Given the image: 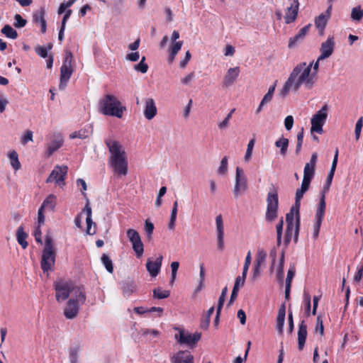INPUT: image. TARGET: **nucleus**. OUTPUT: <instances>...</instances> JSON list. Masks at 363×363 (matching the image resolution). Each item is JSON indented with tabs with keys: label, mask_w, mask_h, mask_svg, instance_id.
Instances as JSON below:
<instances>
[{
	"label": "nucleus",
	"mask_w": 363,
	"mask_h": 363,
	"mask_svg": "<svg viewBox=\"0 0 363 363\" xmlns=\"http://www.w3.org/2000/svg\"><path fill=\"white\" fill-rule=\"evenodd\" d=\"M233 194L235 198L243 194L247 189V182L244 170L237 167Z\"/></svg>",
	"instance_id": "13"
},
{
	"label": "nucleus",
	"mask_w": 363,
	"mask_h": 363,
	"mask_svg": "<svg viewBox=\"0 0 363 363\" xmlns=\"http://www.w3.org/2000/svg\"><path fill=\"white\" fill-rule=\"evenodd\" d=\"M27 237L28 234L24 232L23 227L20 225L16 230V239L23 249H26L28 247Z\"/></svg>",
	"instance_id": "27"
},
{
	"label": "nucleus",
	"mask_w": 363,
	"mask_h": 363,
	"mask_svg": "<svg viewBox=\"0 0 363 363\" xmlns=\"http://www.w3.org/2000/svg\"><path fill=\"white\" fill-rule=\"evenodd\" d=\"M122 290L124 296H129L136 290V286L133 281H127L122 284Z\"/></svg>",
	"instance_id": "34"
},
{
	"label": "nucleus",
	"mask_w": 363,
	"mask_h": 363,
	"mask_svg": "<svg viewBox=\"0 0 363 363\" xmlns=\"http://www.w3.org/2000/svg\"><path fill=\"white\" fill-rule=\"evenodd\" d=\"M312 65L313 62L308 65L306 62L298 64L285 82L280 94L284 97L291 89L296 91L301 85H304L306 89H311L315 82V78L311 73Z\"/></svg>",
	"instance_id": "1"
},
{
	"label": "nucleus",
	"mask_w": 363,
	"mask_h": 363,
	"mask_svg": "<svg viewBox=\"0 0 363 363\" xmlns=\"http://www.w3.org/2000/svg\"><path fill=\"white\" fill-rule=\"evenodd\" d=\"M328 15L325 14H320L315 20V25L316 28L320 30L321 33H323V30L327 25L328 21Z\"/></svg>",
	"instance_id": "31"
},
{
	"label": "nucleus",
	"mask_w": 363,
	"mask_h": 363,
	"mask_svg": "<svg viewBox=\"0 0 363 363\" xmlns=\"http://www.w3.org/2000/svg\"><path fill=\"white\" fill-rule=\"evenodd\" d=\"M55 262V252L52 238L45 236V247L43 251L40 266L43 272H48L52 269Z\"/></svg>",
	"instance_id": "6"
},
{
	"label": "nucleus",
	"mask_w": 363,
	"mask_h": 363,
	"mask_svg": "<svg viewBox=\"0 0 363 363\" xmlns=\"http://www.w3.org/2000/svg\"><path fill=\"white\" fill-rule=\"evenodd\" d=\"M154 230V225L152 223L146 220L145 222V230L148 238H150L152 235Z\"/></svg>",
	"instance_id": "57"
},
{
	"label": "nucleus",
	"mask_w": 363,
	"mask_h": 363,
	"mask_svg": "<svg viewBox=\"0 0 363 363\" xmlns=\"http://www.w3.org/2000/svg\"><path fill=\"white\" fill-rule=\"evenodd\" d=\"M145 62V57L143 56L140 62L134 65V69L143 74L146 73L148 70V65Z\"/></svg>",
	"instance_id": "44"
},
{
	"label": "nucleus",
	"mask_w": 363,
	"mask_h": 363,
	"mask_svg": "<svg viewBox=\"0 0 363 363\" xmlns=\"http://www.w3.org/2000/svg\"><path fill=\"white\" fill-rule=\"evenodd\" d=\"M30 141H33V132L30 130H28L23 135L21 138V143L22 144L26 145Z\"/></svg>",
	"instance_id": "58"
},
{
	"label": "nucleus",
	"mask_w": 363,
	"mask_h": 363,
	"mask_svg": "<svg viewBox=\"0 0 363 363\" xmlns=\"http://www.w3.org/2000/svg\"><path fill=\"white\" fill-rule=\"evenodd\" d=\"M193 355L187 350H180L171 357L172 363H193Z\"/></svg>",
	"instance_id": "22"
},
{
	"label": "nucleus",
	"mask_w": 363,
	"mask_h": 363,
	"mask_svg": "<svg viewBox=\"0 0 363 363\" xmlns=\"http://www.w3.org/2000/svg\"><path fill=\"white\" fill-rule=\"evenodd\" d=\"M14 20L13 26L18 28L24 27L27 23L26 20L23 19L21 16L18 13L14 16Z\"/></svg>",
	"instance_id": "50"
},
{
	"label": "nucleus",
	"mask_w": 363,
	"mask_h": 363,
	"mask_svg": "<svg viewBox=\"0 0 363 363\" xmlns=\"http://www.w3.org/2000/svg\"><path fill=\"white\" fill-rule=\"evenodd\" d=\"M8 157L9 158L10 164L13 169L15 171L19 170L21 167V164L18 160V153L15 150H12L9 153Z\"/></svg>",
	"instance_id": "30"
},
{
	"label": "nucleus",
	"mask_w": 363,
	"mask_h": 363,
	"mask_svg": "<svg viewBox=\"0 0 363 363\" xmlns=\"http://www.w3.org/2000/svg\"><path fill=\"white\" fill-rule=\"evenodd\" d=\"M325 194L324 193L322 194L320 202L315 213V222L322 223V220L325 214Z\"/></svg>",
	"instance_id": "26"
},
{
	"label": "nucleus",
	"mask_w": 363,
	"mask_h": 363,
	"mask_svg": "<svg viewBox=\"0 0 363 363\" xmlns=\"http://www.w3.org/2000/svg\"><path fill=\"white\" fill-rule=\"evenodd\" d=\"M141 334L143 336L150 335L153 337H157L160 335V332L155 329H143L141 330Z\"/></svg>",
	"instance_id": "59"
},
{
	"label": "nucleus",
	"mask_w": 363,
	"mask_h": 363,
	"mask_svg": "<svg viewBox=\"0 0 363 363\" xmlns=\"http://www.w3.org/2000/svg\"><path fill=\"white\" fill-rule=\"evenodd\" d=\"M101 262H102L103 264L104 265V267H106V270L108 272L112 273L113 271V267L112 261L110 259V257L107 255L104 254L101 257Z\"/></svg>",
	"instance_id": "46"
},
{
	"label": "nucleus",
	"mask_w": 363,
	"mask_h": 363,
	"mask_svg": "<svg viewBox=\"0 0 363 363\" xmlns=\"http://www.w3.org/2000/svg\"><path fill=\"white\" fill-rule=\"evenodd\" d=\"M125 111V106L115 95L106 94L99 101V111L104 116L121 118Z\"/></svg>",
	"instance_id": "3"
},
{
	"label": "nucleus",
	"mask_w": 363,
	"mask_h": 363,
	"mask_svg": "<svg viewBox=\"0 0 363 363\" xmlns=\"http://www.w3.org/2000/svg\"><path fill=\"white\" fill-rule=\"evenodd\" d=\"M84 212H85L86 215V234L88 235H94L96 233V223L93 222L91 218V208L89 205V201H87L85 207L84 208Z\"/></svg>",
	"instance_id": "21"
},
{
	"label": "nucleus",
	"mask_w": 363,
	"mask_h": 363,
	"mask_svg": "<svg viewBox=\"0 0 363 363\" xmlns=\"http://www.w3.org/2000/svg\"><path fill=\"white\" fill-rule=\"evenodd\" d=\"M214 306L211 307L201 320L200 326L203 329H207L210 323V319L214 312Z\"/></svg>",
	"instance_id": "35"
},
{
	"label": "nucleus",
	"mask_w": 363,
	"mask_h": 363,
	"mask_svg": "<svg viewBox=\"0 0 363 363\" xmlns=\"http://www.w3.org/2000/svg\"><path fill=\"white\" fill-rule=\"evenodd\" d=\"M306 191L305 190H303L301 189H298L296 192V198H295V203L294 205L291 208L290 211L296 212V214H298V212H299L300 206H301V200L303 196V194Z\"/></svg>",
	"instance_id": "32"
},
{
	"label": "nucleus",
	"mask_w": 363,
	"mask_h": 363,
	"mask_svg": "<svg viewBox=\"0 0 363 363\" xmlns=\"http://www.w3.org/2000/svg\"><path fill=\"white\" fill-rule=\"evenodd\" d=\"M307 337V325L303 320L298 325V349L301 350L306 342Z\"/></svg>",
	"instance_id": "24"
},
{
	"label": "nucleus",
	"mask_w": 363,
	"mask_h": 363,
	"mask_svg": "<svg viewBox=\"0 0 363 363\" xmlns=\"http://www.w3.org/2000/svg\"><path fill=\"white\" fill-rule=\"evenodd\" d=\"M68 167L66 165H57L54 167L49 177L46 179L47 183L55 182L60 186L65 185V180L67 174Z\"/></svg>",
	"instance_id": "12"
},
{
	"label": "nucleus",
	"mask_w": 363,
	"mask_h": 363,
	"mask_svg": "<svg viewBox=\"0 0 363 363\" xmlns=\"http://www.w3.org/2000/svg\"><path fill=\"white\" fill-rule=\"evenodd\" d=\"M298 0H287V5L284 9V20L286 24L294 23L298 18L299 10Z\"/></svg>",
	"instance_id": "15"
},
{
	"label": "nucleus",
	"mask_w": 363,
	"mask_h": 363,
	"mask_svg": "<svg viewBox=\"0 0 363 363\" xmlns=\"http://www.w3.org/2000/svg\"><path fill=\"white\" fill-rule=\"evenodd\" d=\"M303 132H304V129L303 128H301V130L300 132L298 133L297 134V143H296V153L298 155L301 150V147H302V144H303Z\"/></svg>",
	"instance_id": "49"
},
{
	"label": "nucleus",
	"mask_w": 363,
	"mask_h": 363,
	"mask_svg": "<svg viewBox=\"0 0 363 363\" xmlns=\"http://www.w3.org/2000/svg\"><path fill=\"white\" fill-rule=\"evenodd\" d=\"M1 33L7 38L11 39H16L18 37V33L11 26L6 25L1 29Z\"/></svg>",
	"instance_id": "39"
},
{
	"label": "nucleus",
	"mask_w": 363,
	"mask_h": 363,
	"mask_svg": "<svg viewBox=\"0 0 363 363\" xmlns=\"http://www.w3.org/2000/svg\"><path fill=\"white\" fill-rule=\"evenodd\" d=\"M338 152H339L338 149H336L335 155H334V158L333 160V163L331 165L330 171L328 173L327 179H326V182H327V184H328V186H330L331 184L332 179L333 178V176H334V174H335V172L336 169L337 160H338Z\"/></svg>",
	"instance_id": "33"
},
{
	"label": "nucleus",
	"mask_w": 363,
	"mask_h": 363,
	"mask_svg": "<svg viewBox=\"0 0 363 363\" xmlns=\"http://www.w3.org/2000/svg\"><path fill=\"white\" fill-rule=\"evenodd\" d=\"M363 277V264L357 269V272H356L354 277V281L355 282L360 281L362 277Z\"/></svg>",
	"instance_id": "64"
},
{
	"label": "nucleus",
	"mask_w": 363,
	"mask_h": 363,
	"mask_svg": "<svg viewBox=\"0 0 363 363\" xmlns=\"http://www.w3.org/2000/svg\"><path fill=\"white\" fill-rule=\"evenodd\" d=\"M126 233L136 257L138 258L141 257L144 253V245L140 234L134 229H128Z\"/></svg>",
	"instance_id": "14"
},
{
	"label": "nucleus",
	"mask_w": 363,
	"mask_h": 363,
	"mask_svg": "<svg viewBox=\"0 0 363 363\" xmlns=\"http://www.w3.org/2000/svg\"><path fill=\"white\" fill-rule=\"evenodd\" d=\"M362 125H363V119H362V117H360L357 120V121L356 123V125H355L354 133H355L356 140H359V139L360 134H361V130H362Z\"/></svg>",
	"instance_id": "55"
},
{
	"label": "nucleus",
	"mask_w": 363,
	"mask_h": 363,
	"mask_svg": "<svg viewBox=\"0 0 363 363\" xmlns=\"http://www.w3.org/2000/svg\"><path fill=\"white\" fill-rule=\"evenodd\" d=\"M228 170V157L225 156L220 161V166L218 168L217 172L218 174L224 175Z\"/></svg>",
	"instance_id": "47"
},
{
	"label": "nucleus",
	"mask_w": 363,
	"mask_h": 363,
	"mask_svg": "<svg viewBox=\"0 0 363 363\" xmlns=\"http://www.w3.org/2000/svg\"><path fill=\"white\" fill-rule=\"evenodd\" d=\"M174 329L179 332L174 335V338L180 345L194 346L201 339V335L200 333L196 332L194 334H191L188 331L178 328H175Z\"/></svg>",
	"instance_id": "11"
},
{
	"label": "nucleus",
	"mask_w": 363,
	"mask_h": 363,
	"mask_svg": "<svg viewBox=\"0 0 363 363\" xmlns=\"http://www.w3.org/2000/svg\"><path fill=\"white\" fill-rule=\"evenodd\" d=\"M296 273V269L294 266H290L288 272L287 276L286 279V285L291 286L292 280L295 276Z\"/></svg>",
	"instance_id": "52"
},
{
	"label": "nucleus",
	"mask_w": 363,
	"mask_h": 363,
	"mask_svg": "<svg viewBox=\"0 0 363 363\" xmlns=\"http://www.w3.org/2000/svg\"><path fill=\"white\" fill-rule=\"evenodd\" d=\"M286 308L284 304L281 305L278 311L277 318L276 329L279 334L283 333V328L285 321Z\"/></svg>",
	"instance_id": "25"
},
{
	"label": "nucleus",
	"mask_w": 363,
	"mask_h": 363,
	"mask_svg": "<svg viewBox=\"0 0 363 363\" xmlns=\"http://www.w3.org/2000/svg\"><path fill=\"white\" fill-rule=\"evenodd\" d=\"M182 45H183V41H177L172 45L171 49H170V56H169L170 62L173 61L175 55L181 50Z\"/></svg>",
	"instance_id": "41"
},
{
	"label": "nucleus",
	"mask_w": 363,
	"mask_h": 363,
	"mask_svg": "<svg viewBox=\"0 0 363 363\" xmlns=\"http://www.w3.org/2000/svg\"><path fill=\"white\" fill-rule=\"evenodd\" d=\"M163 257L161 255L155 261L148 259L146 263V268L150 276L155 277L160 272Z\"/></svg>",
	"instance_id": "20"
},
{
	"label": "nucleus",
	"mask_w": 363,
	"mask_h": 363,
	"mask_svg": "<svg viewBox=\"0 0 363 363\" xmlns=\"http://www.w3.org/2000/svg\"><path fill=\"white\" fill-rule=\"evenodd\" d=\"M286 230L285 233L284 242L288 245L292 237H294V242L298 241L299 228H300V213L290 211L286 216Z\"/></svg>",
	"instance_id": "4"
},
{
	"label": "nucleus",
	"mask_w": 363,
	"mask_h": 363,
	"mask_svg": "<svg viewBox=\"0 0 363 363\" xmlns=\"http://www.w3.org/2000/svg\"><path fill=\"white\" fill-rule=\"evenodd\" d=\"M86 301V294L84 291L77 289V296L71 298L67 303L64 309V315L67 319H74L79 313L80 305Z\"/></svg>",
	"instance_id": "7"
},
{
	"label": "nucleus",
	"mask_w": 363,
	"mask_h": 363,
	"mask_svg": "<svg viewBox=\"0 0 363 363\" xmlns=\"http://www.w3.org/2000/svg\"><path fill=\"white\" fill-rule=\"evenodd\" d=\"M57 197L54 194H50L47 196V198L43 201L41 206L40 208L45 209L48 208L51 211H54L55 207L56 206Z\"/></svg>",
	"instance_id": "29"
},
{
	"label": "nucleus",
	"mask_w": 363,
	"mask_h": 363,
	"mask_svg": "<svg viewBox=\"0 0 363 363\" xmlns=\"http://www.w3.org/2000/svg\"><path fill=\"white\" fill-rule=\"evenodd\" d=\"M80 353V347L75 346L70 348L69 351V361L70 363H78Z\"/></svg>",
	"instance_id": "37"
},
{
	"label": "nucleus",
	"mask_w": 363,
	"mask_h": 363,
	"mask_svg": "<svg viewBox=\"0 0 363 363\" xmlns=\"http://www.w3.org/2000/svg\"><path fill=\"white\" fill-rule=\"evenodd\" d=\"M157 113V108L155 100L152 98L144 99V117L147 120H152Z\"/></svg>",
	"instance_id": "17"
},
{
	"label": "nucleus",
	"mask_w": 363,
	"mask_h": 363,
	"mask_svg": "<svg viewBox=\"0 0 363 363\" xmlns=\"http://www.w3.org/2000/svg\"><path fill=\"white\" fill-rule=\"evenodd\" d=\"M255 143V140L252 138L249 141L247 144L246 152L244 156V160L245 162H248L252 158Z\"/></svg>",
	"instance_id": "42"
},
{
	"label": "nucleus",
	"mask_w": 363,
	"mask_h": 363,
	"mask_svg": "<svg viewBox=\"0 0 363 363\" xmlns=\"http://www.w3.org/2000/svg\"><path fill=\"white\" fill-rule=\"evenodd\" d=\"M315 172V167L306 164L303 170V177L312 179Z\"/></svg>",
	"instance_id": "51"
},
{
	"label": "nucleus",
	"mask_w": 363,
	"mask_h": 363,
	"mask_svg": "<svg viewBox=\"0 0 363 363\" xmlns=\"http://www.w3.org/2000/svg\"><path fill=\"white\" fill-rule=\"evenodd\" d=\"M140 59V54L138 52H130L126 55V60L130 62H136Z\"/></svg>",
	"instance_id": "63"
},
{
	"label": "nucleus",
	"mask_w": 363,
	"mask_h": 363,
	"mask_svg": "<svg viewBox=\"0 0 363 363\" xmlns=\"http://www.w3.org/2000/svg\"><path fill=\"white\" fill-rule=\"evenodd\" d=\"M179 267V263L178 262H173L171 264V269H172V277H171V281H170L171 284H173L175 280Z\"/></svg>",
	"instance_id": "56"
},
{
	"label": "nucleus",
	"mask_w": 363,
	"mask_h": 363,
	"mask_svg": "<svg viewBox=\"0 0 363 363\" xmlns=\"http://www.w3.org/2000/svg\"><path fill=\"white\" fill-rule=\"evenodd\" d=\"M170 294L169 291L162 290L158 287L153 290V297L158 299H162L169 297Z\"/></svg>",
	"instance_id": "43"
},
{
	"label": "nucleus",
	"mask_w": 363,
	"mask_h": 363,
	"mask_svg": "<svg viewBox=\"0 0 363 363\" xmlns=\"http://www.w3.org/2000/svg\"><path fill=\"white\" fill-rule=\"evenodd\" d=\"M363 18V9L360 6L354 7L351 11L352 21L359 22Z\"/></svg>",
	"instance_id": "40"
},
{
	"label": "nucleus",
	"mask_w": 363,
	"mask_h": 363,
	"mask_svg": "<svg viewBox=\"0 0 363 363\" xmlns=\"http://www.w3.org/2000/svg\"><path fill=\"white\" fill-rule=\"evenodd\" d=\"M110 152L108 163L113 172L118 175L125 176L128 164L125 151L123 145L116 140L106 138L104 141Z\"/></svg>",
	"instance_id": "2"
},
{
	"label": "nucleus",
	"mask_w": 363,
	"mask_h": 363,
	"mask_svg": "<svg viewBox=\"0 0 363 363\" xmlns=\"http://www.w3.org/2000/svg\"><path fill=\"white\" fill-rule=\"evenodd\" d=\"M90 134V131L88 128L80 129L78 131L73 132L69 135V138L71 139L79 138V139H85L89 137Z\"/></svg>",
	"instance_id": "38"
},
{
	"label": "nucleus",
	"mask_w": 363,
	"mask_h": 363,
	"mask_svg": "<svg viewBox=\"0 0 363 363\" xmlns=\"http://www.w3.org/2000/svg\"><path fill=\"white\" fill-rule=\"evenodd\" d=\"M328 106L325 104L319 111H318L311 118V132L322 134L323 132V126L328 118Z\"/></svg>",
	"instance_id": "10"
},
{
	"label": "nucleus",
	"mask_w": 363,
	"mask_h": 363,
	"mask_svg": "<svg viewBox=\"0 0 363 363\" xmlns=\"http://www.w3.org/2000/svg\"><path fill=\"white\" fill-rule=\"evenodd\" d=\"M301 40H303L302 38L298 37V34H296L294 37L289 38L288 47L289 48H293Z\"/></svg>",
	"instance_id": "62"
},
{
	"label": "nucleus",
	"mask_w": 363,
	"mask_h": 363,
	"mask_svg": "<svg viewBox=\"0 0 363 363\" xmlns=\"http://www.w3.org/2000/svg\"><path fill=\"white\" fill-rule=\"evenodd\" d=\"M294 125V118L292 116H288L284 119V126L287 130H290Z\"/></svg>",
	"instance_id": "60"
},
{
	"label": "nucleus",
	"mask_w": 363,
	"mask_h": 363,
	"mask_svg": "<svg viewBox=\"0 0 363 363\" xmlns=\"http://www.w3.org/2000/svg\"><path fill=\"white\" fill-rule=\"evenodd\" d=\"M35 52L43 58L48 57V50L45 47L38 46L35 48Z\"/></svg>",
	"instance_id": "61"
},
{
	"label": "nucleus",
	"mask_w": 363,
	"mask_h": 363,
	"mask_svg": "<svg viewBox=\"0 0 363 363\" xmlns=\"http://www.w3.org/2000/svg\"><path fill=\"white\" fill-rule=\"evenodd\" d=\"M72 55L70 52H66L62 65L60 67V80L59 89L63 90L67 86V82L70 79L73 70L72 69Z\"/></svg>",
	"instance_id": "9"
},
{
	"label": "nucleus",
	"mask_w": 363,
	"mask_h": 363,
	"mask_svg": "<svg viewBox=\"0 0 363 363\" xmlns=\"http://www.w3.org/2000/svg\"><path fill=\"white\" fill-rule=\"evenodd\" d=\"M216 233H217V247L219 250L224 248V226L221 215L216 218Z\"/></svg>",
	"instance_id": "18"
},
{
	"label": "nucleus",
	"mask_w": 363,
	"mask_h": 363,
	"mask_svg": "<svg viewBox=\"0 0 363 363\" xmlns=\"http://www.w3.org/2000/svg\"><path fill=\"white\" fill-rule=\"evenodd\" d=\"M45 20V10L43 8L33 14V21L35 23H40Z\"/></svg>",
	"instance_id": "53"
},
{
	"label": "nucleus",
	"mask_w": 363,
	"mask_h": 363,
	"mask_svg": "<svg viewBox=\"0 0 363 363\" xmlns=\"http://www.w3.org/2000/svg\"><path fill=\"white\" fill-rule=\"evenodd\" d=\"M275 146L280 148V154L284 156L287 152L289 140L285 138H281L275 142Z\"/></svg>",
	"instance_id": "36"
},
{
	"label": "nucleus",
	"mask_w": 363,
	"mask_h": 363,
	"mask_svg": "<svg viewBox=\"0 0 363 363\" xmlns=\"http://www.w3.org/2000/svg\"><path fill=\"white\" fill-rule=\"evenodd\" d=\"M240 74V68L238 67L228 69L223 79V86L228 87L234 84Z\"/></svg>",
	"instance_id": "23"
},
{
	"label": "nucleus",
	"mask_w": 363,
	"mask_h": 363,
	"mask_svg": "<svg viewBox=\"0 0 363 363\" xmlns=\"http://www.w3.org/2000/svg\"><path fill=\"white\" fill-rule=\"evenodd\" d=\"M284 225L283 218H281L279 222L277 223L276 226L277 229V245L279 246L281 242V235H282V230Z\"/></svg>",
	"instance_id": "48"
},
{
	"label": "nucleus",
	"mask_w": 363,
	"mask_h": 363,
	"mask_svg": "<svg viewBox=\"0 0 363 363\" xmlns=\"http://www.w3.org/2000/svg\"><path fill=\"white\" fill-rule=\"evenodd\" d=\"M335 40L333 37H328V39L322 43L320 48V55L318 60H323L330 57L334 51Z\"/></svg>",
	"instance_id": "16"
},
{
	"label": "nucleus",
	"mask_w": 363,
	"mask_h": 363,
	"mask_svg": "<svg viewBox=\"0 0 363 363\" xmlns=\"http://www.w3.org/2000/svg\"><path fill=\"white\" fill-rule=\"evenodd\" d=\"M315 331L318 332L321 336L324 334V326L320 315H318L317 317Z\"/></svg>",
	"instance_id": "54"
},
{
	"label": "nucleus",
	"mask_w": 363,
	"mask_h": 363,
	"mask_svg": "<svg viewBox=\"0 0 363 363\" xmlns=\"http://www.w3.org/2000/svg\"><path fill=\"white\" fill-rule=\"evenodd\" d=\"M279 209V197L277 190L273 188L270 190L267 196V210L265 213V219L268 222H272L277 218Z\"/></svg>",
	"instance_id": "8"
},
{
	"label": "nucleus",
	"mask_w": 363,
	"mask_h": 363,
	"mask_svg": "<svg viewBox=\"0 0 363 363\" xmlns=\"http://www.w3.org/2000/svg\"><path fill=\"white\" fill-rule=\"evenodd\" d=\"M53 286L56 292V300L58 302L68 298L70 294L74 296H77V289L84 291L83 287L75 286L71 281L64 279L55 281Z\"/></svg>",
	"instance_id": "5"
},
{
	"label": "nucleus",
	"mask_w": 363,
	"mask_h": 363,
	"mask_svg": "<svg viewBox=\"0 0 363 363\" xmlns=\"http://www.w3.org/2000/svg\"><path fill=\"white\" fill-rule=\"evenodd\" d=\"M284 252L281 253V256L279 260V264L277 268L276 277L280 284H283L284 281Z\"/></svg>",
	"instance_id": "28"
},
{
	"label": "nucleus",
	"mask_w": 363,
	"mask_h": 363,
	"mask_svg": "<svg viewBox=\"0 0 363 363\" xmlns=\"http://www.w3.org/2000/svg\"><path fill=\"white\" fill-rule=\"evenodd\" d=\"M267 258V252L263 249H259L256 255L255 264L262 266Z\"/></svg>",
	"instance_id": "45"
},
{
	"label": "nucleus",
	"mask_w": 363,
	"mask_h": 363,
	"mask_svg": "<svg viewBox=\"0 0 363 363\" xmlns=\"http://www.w3.org/2000/svg\"><path fill=\"white\" fill-rule=\"evenodd\" d=\"M64 143L63 137L61 134H55L53 140L47 144L45 155L48 157H50L55 151L60 149Z\"/></svg>",
	"instance_id": "19"
}]
</instances>
